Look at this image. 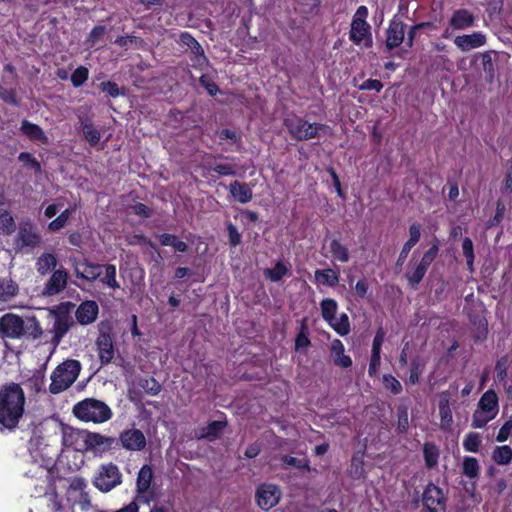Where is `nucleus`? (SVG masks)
<instances>
[{
  "label": "nucleus",
  "mask_w": 512,
  "mask_h": 512,
  "mask_svg": "<svg viewBox=\"0 0 512 512\" xmlns=\"http://www.w3.org/2000/svg\"><path fill=\"white\" fill-rule=\"evenodd\" d=\"M21 131L29 139L38 141L40 143H47V137L43 130L36 124H33L27 120H24L21 125Z\"/></svg>",
  "instance_id": "obj_28"
},
{
  "label": "nucleus",
  "mask_w": 512,
  "mask_h": 512,
  "mask_svg": "<svg viewBox=\"0 0 512 512\" xmlns=\"http://www.w3.org/2000/svg\"><path fill=\"white\" fill-rule=\"evenodd\" d=\"M200 82L205 86L210 95H215L217 93V86L213 82H210L206 77L202 76L200 78Z\"/></svg>",
  "instance_id": "obj_62"
},
{
  "label": "nucleus",
  "mask_w": 512,
  "mask_h": 512,
  "mask_svg": "<svg viewBox=\"0 0 512 512\" xmlns=\"http://www.w3.org/2000/svg\"><path fill=\"white\" fill-rule=\"evenodd\" d=\"M423 503L431 512H434L444 503L443 492L433 484L428 485L423 494Z\"/></svg>",
  "instance_id": "obj_21"
},
{
  "label": "nucleus",
  "mask_w": 512,
  "mask_h": 512,
  "mask_svg": "<svg viewBox=\"0 0 512 512\" xmlns=\"http://www.w3.org/2000/svg\"><path fill=\"white\" fill-rule=\"evenodd\" d=\"M454 44L461 51H470L484 46L486 44V35L482 32L459 35L455 37Z\"/></svg>",
  "instance_id": "obj_14"
},
{
  "label": "nucleus",
  "mask_w": 512,
  "mask_h": 512,
  "mask_svg": "<svg viewBox=\"0 0 512 512\" xmlns=\"http://www.w3.org/2000/svg\"><path fill=\"white\" fill-rule=\"evenodd\" d=\"M367 17V7L360 6L353 16L349 37L354 44L369 48L372 46L373 41L371 27L366 21Z\"/></svg>",
  "instance_id": "obj_4"
},
{
  "label": "nucleus",
  "mask_w": 512,
  "mask_h": 512,
  "mask_svg": "<svg viewBox=\"0 0 512 512\" xmlns=\"http://www.w3.org/2000/svg\"><path fill=\"white\" fill-rule=\"evenodd\" d=\"M501 190L504 193L512 192V171L506 174Z\"/></svg>",
  "instance_id": "obj_64"
},
{
  "label": "nucleus",
  "mask_w": 512,
  "mask_h": 512,
  "mask_svg": "<svg viewBox=\"0 0 512 512\" xmlns=\"http://www.w3.org/2000/svg\"><path fill=\"white\" fill-rule=\"evenodd\" d=\"M25 404V393L18 384L12 383L0 389V432H11L18 427Z\"/></svg>",
  "instance_id": "obj_1"
},
{
  "label": "nucleus",
  "mask_w": 512,
  "mask_h": 512,
  "mask_svg": "<svg viewBox=\"0 0 512 512\" xmlns=\"http://www.w3.org/2000/svg\"><path fill=\"white\" fill-rule=\"evenodd\" d=\"M315 279L319 284L334 287L338 281V273L332 269L316 270Z\"/></svg>",
  "instance_id": "obj_32"
},
{
  "label": "nucleus",
  "mask_w": 512,
  "mask_h": 512,
  "mask_svg": "<svg viewBox=\"0 0 512 512\" xmlns=\"http://www.w3.org/2000/svg\"><path fill=\"white\" fill-rule=\"evenodd\" d=\"M0 331L5 337L20 338L24 334V321L18 315L7 313L0 318Z\"/></svg>",
  "instance_id": "obj_10"
},
{
  "label": "nucleus",
  "mask_w": 512,
  "mask_h": 512,
  "mask_svg": "<svg viewBox=\"0 0 512 512\" xmlns=\"http://www.w3.org/2000/svg\"><path fill=\"white\" fill-rule=\"evenodd\" d=\"M328 324L341 336H345L350 332L349 318L344 313L330 320Z\"/></svg>",
  "instance_id": "obj_35"
},
{
  "label": "nucleus",
  "mask_w": 512,
  "mask_h": 512,
  "mask_svg": "<svg viewBox=\"0 0 512 512\" xmlns=\"http://www.w3.org/2000/svg\"><path fill=\"white\" fill-rule=\"evenodd\" d=\"M287 127L292 138L303 141L318 137L321 132H330L328 126L324 124L309 123L300 117H291L285 120Z\"/></svg>",
  "instance_id": "obj_5"
},
{
  "label": "nucleus",
  "mask_w": 512,
  "mask_h": 512,
  "mask_svg": "<svg viewBox=\"0 0 512 512\" xmlns=\"http://www.w3.org/2000/svg\"><path fill=\"white\" fill-rule=\"evenodd\" d=\"M81 364L77 360H66L51 374L50 392L58 394L68 389L78 378Z\"/></svg>",
  "instance_id": "obj_3"
},
{
  "label": "nucleus",
  "mask_w": 512,
  "mask_h": 512,
  "mask_svg": "<svg viewBox=\"0 0 512 512\" xmlns=\"http://www.w3.org/2000/svg\"><path fill=\"white\" fill-rule=\"evenodd\" d=\"M439 450L430 443L424 445V458L428 467H434L438 462Z\"/></svg>",
  "instance_id": "obj_43"
},
{
  "label": "nucleus",
  "mask_w": 512,
  "mask_h": 512,
  "mask_svg": "<svg viewBox=\"0 0 512 512\" xmlns=\"http://www.w3.org/2000/svg\"><path fill=\"white\" fill-rule=\"evenodd\" d=\"M96 346L98 356L102 364L110 363L115 356V349L112 336L107 332H100Z\"/></svg>",
  "instance_id": "obj_12"
},
{
  "label": "nucleus",
  "mask_w": 512,
  "mask_h": 512,
  "mask_svg": "<svg viewBox=\"0 0 512 512\" xmlns=\"http://www.w3.org/2000/svg\"><path fill=\"white\" fill-rule=\"evenodd\" d=\"M478 406L479 410L491 415L494 418L498 411V399L496 393L492 390L486 391L482 395Z\"/></svg>",
  "instance_id": "obj_25"
},
{
  "label": "nucleus",
  "mask_w": 512,
  "mask_h": 512,
  "mask_svg": "<svg viewBox=\"0 0 512 512\" xmlns=\"http://www.w3.org/2000/svg\"><path fill=\"white\" fill-rule=\"evenodd\" d=\"M120 441L124 448L133 451H139L146 445V438L144 434L137 429L124 431L120 436Z\"/></svg>",
  "instance_id": "obj_17"
},
{
  "label": "nucleus",
  "mask_w": 512,
  "mask_h": 512,
  "mask_svg": "<svg viewBox=\"0 0 512 512\" xmlns=\"http://www.w3.org/2000/svg\"><path fill=\"white\" fill-rule=\"evenodd\" d=\"M463 255L466 258V263L469 271H473V263H474V250H473V242L470 238H464L462 243Z\"/></svg>",
  "instance_id": "obj_44"
},
{
  "label": "nucleus",
  "mask_w": 512,
  "mask_h": 512,
  "mask_svg": "<svg viewBox=\"0 0 512 512\" xmlns=\"http://www.w3.org/2000/svg\"><path fill=\"white\" fill-rule=\"evenodd\" d=\"M225 425L226 423L223 421H213L203 430L200 437L213 440L224 429Z\"/></svg>",
  "instance_id": "obj_40"
},
{
  "label": "nucleus",
  "mask_w": 512,
  "mask_h": 512,
  "mask_svg": "<svg viewBox=\"0 0 512 512\" xmlns=\"http://www.w3.org/2000/svg\"><path fill=\"white\" fill-rule=\"evenodd\" d=\"M331 354L334 363L342 368H348L352 364V360L348 355L344 354V345L339 339H335L331 343Z\"/></svg>",
  "instance_id": "obj_26"
},
{
  "label": "nucleus",
  "mask_w": 512,
  "mask_h": 512,
  "mask_svg": "<svg viewBox=\"0 0 512 512\" xmlns=\"http://www.w3.org/2000/svg\"><path fill=\"white\" fill-rule=\"evenodd\" d=\"M103 270L105 275L101 278L102 283L113 289L119 288L120 285L116 280V267L114 265H105Z\"/></svg>",
  "instance_id": "obj_39"
},
{
  "label": "nucleus",
  "mask_w": 512,
  "mask_h": 512,
  "mask_svg": "<svg viewBox=\"0 0 512 512\" xmlns=\"http://www.w3.org/2000/svg\"><path fill=\"white\" fill-rule=\"evenodd\" d=\"M421 236V227L419 224H412L409 227V239L405 242L411 246H415Z\"/></svg>",
  "instance_id": "obj_53"
},
{
  "label": "nucleus",
  "mask_w": 512,
  "mask_h": 512,
  "mask_svg": "<svg viewBox=\"0 0 512 512\" xmlns=\"http://www.w3.org/2000/svg\"><path fill=\"white\" fill-rule=\"evenodd\" d=\"M283 462L288 466L309 469L308 460L306 458L298 459V458L291 457V456H284Z\"/></svg>",
  "instance_id": "obj_52"
},
{
  "label": "nucleus",
  "mask_w": 512,
  "mask_h": 512,
  "mask_svg": "<svg viewBox=\"0 0 512 512\" xmlns=\"http://www.w3.org/2000/svg\"><path fill=\"white\" fill-rule=\"evenodd\" d=\"M153 479V471L152 468L148 465H144L137 477V492L138 496L137 499L140 500L141 498H144V494L147 493L150 489L151 482Z\"/></svg>",
  "instance_id": "obj_23"
},
{
  "label": "nucleus",
  "mask_w": 512,
  "mask_h": 512,
  "mask_svg": "<svg viewBox=\"0 0 512 512\" xmlns=\"http://www.w3.org/2000/svg\"><path fill=\"white\" fill-rule=\"evenodd\" d=\"M427 269L419 263L407 273V279L412 286L417 285L425 276Z\"/></svg>",
  "instance_id": "obj_45"
},
{
  "label": "nucleus",
  "mask_w": 512,
  "mask_h": 512,
  "mask_svg": "<svg viewBox=\"0 0 512 512\" xmlns=\"http://www.w3.org/2000/svg\"><path fill=\"white\" fill-rule=\"evenodd\" d=\"M384 342V332L382 330H379L373 340L372 345V353L373 354H380L381 352V346Z\"/></svg>",
  "instance_id": "obj_58"
},
{
  "label": "nucleus",
  "mask_w": 512,
  "mask_h": 512,
  "mask_svg": "<svg viewBox=\"0 0 512 512\" xmlns=\"http://www.w3.org/2000/svg\"><path fill=\"white\" fill-rule=\"evenodd\" d=\"M144 388L152 395L160 391V385L154 379L146 380V386Z\"/></svg>",
  "instance_id": "obj_63"
},
{
  "label": "nucleus",
  "mask_w": 512,
  "mask_h": 512,
  "mask_svg": "<svg viewBox=\"0 0 512 512\" xmlns=\"http://www.w3.org/2000/svg\"><path fill=\"white\" fill-rule=\"evenodd\" d=\"M73 211V208H68L62 211V213L56 219L49 223L48 230L51 232H57L62 229L67 224Z\"/></svg>",
  "instance_id": "obj_37"
},
{
  "label": "nucleus",
  "mask_w": 512,
  "mask_h": 512,
  "mask_svg": "<svg viewBox=\"0 0 512 512\" xmlns=\"http://www.w3.org/2000/svg\"><path fill=\"white\" fill-rule=\"evenodd\" d=\"M450 394L442 392L439 400L440 426L443 430H450L453 424L452 412L449 406Z\"/></svg>",
  "instance_id": "obj_22"
},
{
  "label": "nucleus",
  "mask_w": 512,
  "mask_h": 512,
  "mask_svg": "<svg viewBox=\"0 0 512 512\" xmlns=\"http://www.w3.org/2000/svg\"><path fill=\"white\" fill-rule=\"evenodd\" d=\"M382 87L383 85L379 80L372 79L366 80L361 86L362 89L375 90L377 92H379L382 89Z\"/></svg>",
  "instance_id": "obj_61"
},
{
  "label": "nucleus",
  "mask_w": 512,
  "mask_h": 512,
  "mask_svg": "<svg viewBox=\"0 0 512 512\" xmlns=\"http://www.w3.org/2000/svg\"><path fill=\"white\" fill-rule=\"evenodd\" d=\"M230 195L235 201L247 203L252 199V189L246 183L234 181L229 186Z\"/></svg>",
  "instance_id": "obj_24"
},
{
  "label": "nucleus",
  "mask_w": 512,
  "mask_h": 512,
  "mask_svg": "<svg viewBox=\"0 0 512 512\" xmlns=\"http://www.w3.org/2000/svg\"><path fill=\"white\" fill-rule=\"evenodd\" d=\"M330 252L334 259L340 262H347L349 260L348 249L337 240L330 243Z\"/></svg>",
  "instance_id": "obj_38"
},
{
  "label": "nucleus",
  "mask_w": 512,
  "mask_h": 512,
  "mask_svg": "<svg viewBox=\"0 0 512 512\" xmlns=\"http://www.w3.org/2000/svg\"><path fill=\"white\" fill-rule=\"evenodd\" d=\"M511 432H512V420H508L500 428V430L497 434L496 440L498 442H505L509 438Z\"/></svg>",
  "instance_id": "obj_54"
},
{
  "label": "nucleus",
  "mask_w": 512,
  "mask_h": 512,
  "mask_svg": "<svg viewBox=\"0 0 512 512\" xmlns=\"http://www.w3.org/2000/svg\"><path fill=\"white\" fill-rule=\"evenodd\" d=\"M383 383L386 390H389L393 394H399L402 391L401 383L392 375H384Z\"/></svg>",
  "instance_id": "obj_48"
},
{
  "label": "nucleus",
  "mask_w": 512,
  "mask_h": 512,
  "mask_svg": "<svg viewBox=\"0 0 512 512\" xmlns=\"http://www.w3.org/2000/svg\"><path fill=\"white\" fill-rule=\"evenodd\" d=\"M481 444V437L477 433H469L465 436L463 447L466 451L477 452Z\"/></svg>",
  "instance_id": "obj_46"
},
{
  "label": "nucleus",
  "mask_w": 512,
  "mask_h": 512,
  "mask_svg": "<svg viewBox=\"0 0 512 512\" xmlns=\"http://www.w3.org/2000/svg\"><path fill=\"white\" fill-rule=\"evenodd\" d=\"M88 69L81 66L78 67L71 76V81L75 87L81 86L88 78Z\"/></svg>",
  "instance_id": "obj_49"
},
{
  "label": "nucleus",
  "mask_w": 512,
  "mask_h": 512,
  "mask_svg": "<svg viewBox=\"0 0 512 512\" xmlns=\"http://www.w3.org/2000/svg\"><path fill=\"white\" fill-rule=\"evenodd\" d=\"M463 473L469 478H476L479 474V464L474 457H465L463 460Z\"/></svg>",
  "instance_id": "obj_42"
},
{
  "label": "nucleus",
  "mask_w": 512,
  "mask_h": 512,
  "mask_svg": "<svg viewBox=\"0 0 512 512\" xmlns=\"http://www.w3.org/2000/svg\"><path fill=\"white\" fill-rule=\"evenodd\" d=\"M474 24V16L467 10H456L449 19V27L445 30L444 37L450 36V29L464 30L472 27Z\"/></svg>",
  "instance_id": "obj_13"
},
{
  "label": "nucleus",
  "mask_w": 512,
  "mask_h": 512,
  "mask_svg": "<svg viewBox=\"0 0 512 512\" xmlns=\"http://www.w3.org/2000/svg\"><path fill=\"white\" fill-rule=\"evenodd\" d=\"M229 242L233 246H237L241 242V235L238 232L237 228L233 224H229L227 226Z\"/></svg>",
  "instance_id": "obj_55"
},
{
  "label": "nucleus",
  "mask_w": 512,
  "mask_h": 512,
  "mask_svg": "<svg viewBox=\"0 0 512 512\" xmlns=\"http://www.w3.org/2000/svg\"><path fill=\"white\" fill-rule=\"evenodd\" d=\"M18 159L21 163H23L25 166L30 167L35 172L40 171L39 162L30 153H26V152L20 153V155L18 156Z\"/></svg>",
  "instance_id": "obj_51"
},
{
  "label": "nucleus",
  "mask_w": 512,
  "mask_h": 512,
  "mask_svg": "<svg viewBox=\"0 0 512 512\" xmlns=\"http://www.w3.org/2000/svg\"><path fill=\"white\" fill-rule=\"evenodd\" d=\"M74 272L77 278L94 281L103 273V266L86 260L74 262Z\"/></svg>",
  "instance_id": "obj_15"
},
{
  "label": "nucleus",
  "mask_w": 512,
  "mask_h": 512,
  "mask_svg": "<svg viewBox=\"0 0 512 512\" xmlns=\"http://www.w3.org/2000/svg\"><path fill=\"white\" fill-rule=\"evenodd\" d=\"M492 419L493 417L491 415L486 414L485 412L478 409L473 415L472 425L475 428H482Z\"/></svg>",
  "instance_id": "obj_50"
},
{
  "label": "nucleus",
  "mask_w": 512,
  "mask_h": 512,
  "mask_svg": "<svg viewBox=\"0 0 512 512\" xmlns=\"http://www.w3.org/2000/svg\"><path fill=\"white\" fill-rule=\"evenodd\" d=\"M87 434V430L65 426L62 429V444L75 452H86Z\"/></svg>",
  "instance_id": "obj_8"
},
{
  "label": "nucleus",
  "mask_w": 512,
  "mask_h": 512,
  "mask_svg": "<svg viewBox=\"0 0 512 512\" xmlns=\"http://www.w3.org/2000/svg\"><path fill=\"white\" fill-rule=\"evenodd\" d=\"M349 284H350V286L353 287L357 297H359V298L366 297L368 290H369V282L366 278L363 277V278L359 279L354 286H353V279L350 278Z\"/></svg>",
  "instance_id": "obj_47"
},
{
  "label": "nucleus",
  "mask_w": 512,
  "mask_h": 512,
  "mask_svg": "<svg viewBox=\"0 0 512 512\" xmlns=\"http://www.w3.org/2000/svg\"><path fill=\"white\" fill-rule=\"evenodd\" d=\"M404 24L399 20H392L386 31V48L392 50L404 41Z\"/></svg>",
  "instance_id": "obj_19"
},
{
  "label": "nucleus",
  "mask_w": 512,
  "mask_h": 512,
  "mask_svg": "<svg viewBox=\"0 0 512 512\" xmlns=\"http://www.w3.org/2000/svg\"><path fill=\"white\" fill-rule=\"evenodd\" d=\"M321 314L326 322H329L336 317L338 304L334 299L326 298L320 303Z\"/></svg>",
  "instance_id": "obj_36"
},
{
  "label": "nucleus",
  "mask_w": 512,
  "mask_h": 512,
  "mask_svg": "<svg viewBox=\"0 0 512 512\" xmlns=\"http://www.w3.org/2000/svg\"><path fill=\"white\" fill-rule=\"evenodd\" d=\"M15 230V222L11 214L4 207H0V234L9 235Z\"/></svg>",
  "instance_id": "obj_33"
},
{
  "label": "nucleus",
  "mask_w": 512,
  "mask_h": 512,
  "mask_svg": "<svg viewBox=\"0 0 512 512\" xmlns=\"http://www.w3.org/2000/svg\"><path fill=\"white\" fill-rule=\"evenodd\" d=\"M41 236L31 222H22L19 226L15 245L20 250L30 252L41 244Z\"/></svg>",
  "instance_id": "obj_7"
},
{
  "label": "nucleus",
  "mask_w": 512,
  "mask_h": 512,
  "mask_svg": "<svg viewBox=\"0 0 512 512\" xmlns=\"http://www.w3.org/2000/svg\"><path fill=\"white\" fill-rule=\"evenodd\" d=\"M73 414L81 421L93 422L95 424L107 422L112 417V411L109 406L93 398L78 402L73 407Z\"/></svg>",
  "instance_id": "obj_2"
},
{
  "label": "nucleus",
  "mask_w": 512,
  "mask_h": 512,
  "mask_svg": "<svg viewBox=\"0 0 512 512\" xmlns=\"http://www.w3.org/2000/svg\"><path fill=\"white\" fill-rule=\"evenodd\" d=\"M99 313V306L95 301L82 302L75 312L77 321L81 325H88L96 321Z\"/></svg>",
  "instance_id": "obj_16"
},
{
  "label": "nucleus",
  "mask_w": 512,
  "mask_h": 512,
  "mask_svg": "<svg viewBox=\"0 0 512 512\" xmlns=\"http://www.w3.org/2000/svg\"><path fill=\"white\" fill-rule=\"evenodd\" d=\"M82 133L91 145H96L100 141V132L90 122L82 124Z\"/></svg>",
  "instance_id": "obj_41"
},
{
  "label": "nucleus",
  "mask_w": 512,
  "mask_h": 512,
  "mask_svg": "<svg viewBox=\"0 0 512 512\" xmlns=\"http://www.w3.org/2000/svg\"><path fill=\"white\" fill-rule=\"evenodd\" d=\"M57 265V258L52 253H43L36 261V269L41 275L48 274Z\"/></svg>",
  "instance_id": "obj_29"
},
{
  "label": "nucleus",
  "mask_w": 512,
  "mask_h": 512,
  "mask_svg": "<svg viewBox=\"0 0 512 512\" xmlns=\"http://www.w3.org/2000/svg\"><path fill=\"white\" fill-rule=\"evenodd\" d=\"M100 88L102 91L106 92L107 94H109L112 97H116L119 95L118 86L114 82H111V81L102 82L100 84Z\"/></svg>",
  "instance_id": "obj_56"
},
{
  "label": "nucleus",
  "mask_w": 512,
  "mask_h": 512,
  "mask_svg": "<svg viewBox=\"0 0 512 512\" xmlns=\"http://www.w3.org/2000/svg\"><path fill=\"white\" fill-rule=\"evenodd\" d=\"M67 279L68 274L64 269L55 270L44 287V294L52 296L60 293L66 288Z\"/></svg>",
  "instance_id": "obj_18"
},
{
  "label": "nucleus",
  "mask_w": 512,
  "mask_h": 512,
  "mask_svg": "<svg viewBox=\"0 0 512 512\" xmlns=\"http://www.w3.org/2000/svg\"><path fill=\"white\" fill-rule=\"evenodd\" d=\"M380 362H381L380 354L372 353L370 365H369V369H368V373L370 376H376L378 374Z\"/></svg>",
  "instance_id": "obj_57"
},
{
  "label": "nucleus",
  "mask_w": 512,
  "mask_h": 512,
  "mask_svg": "<svg viewBox=\"0 0 512 512\" xmlns=\"http://www.w3.org/2000/svg\"><path fill=\"white\" fill-rule=\"evenodd\" d=\"M29 453L35 463L42 465L50 464V457L47 452V445H44L40 438H32L29 441Z\"/></svg>",
  "instance_id": "obj_20"
},
{
  "label": "nucleus",
  "mask_w": 512,
  "mask_h": 512,
  "mask_svg": "<svg viewBox=\"0 0 512 512\" xmlns=\"http://www.w3.org/2000/svg\"><path fill=\"white\" fill-rule=\"evenodd\" d=\"M213 170L220 174V175H234L235 174V169L232 165L230 164H217L214 166Z\"/></svg>",
  "instance_id": "obj_59"
},
{
  "label": "nucleus",
  "mask_w": 512,
  "mask_h": 512,
  "mask_svg": "<svg viewBox=\"0 0 512 512\" xmlns=\"http://www.w3.org/2000/svg\"><path fill=\"white\" fill-rule=\"evenodd\" d=\"M93 485L101 492L107 493L122 483V473L113 463L101 464L93 476Z\"/></svg>",
  "instance_id": "obj_6"
},
{
  "label": "nucleus",
  "mask_w": 512,
  "mask_h": 512,
  "mask_svg": "<svg viewBox=\"0 0 512 512\" xmlns=\"http://www.w3.org/2000/svg\"><path fill=\"white\" fill-rule=\"evenodd\" d=\"M157 237H158L161 245L170 246L175 251L185 252L188 249V245L173 234L163 233V234L157 235Z\"/></svg>",
  "instance_id": "obj_31"
},
{
  "label": "nucleus",
  "mask_w": 512,
  "mask_h": 512,
  "mask_svg": "<svg viewBox=\"0 0 512 512\" xmlns=\"http://www.w3.org/2000/svg\"><path fill=\"white\" fill-rule=\"evenodd\" d=\"M19 293L18 284L10 278H0V302H8Z\"/></svg>",
  "instance_id": "obj_27"
},
{
  "label": "nucleus",
  "mask_w": 512,
  "mask_h": 512,
  "mask_svg": "<svg viewBox=\"0 0 512 512\" xmlns=\"http://www.w3.org/2000/svg\"><path fill=\"white\" fill-rule=\"evenodd\" d=\"M289 272V266L282 261H277L273 268L264 270V276L272 282L280 281Z\"/></svg>",
  "instance_id": "obj_30"
},
{
  "label": "nucleus",
  "mask_w": 512,
  "mask_h": 512,
  "mask_svg": "<svg viewBox=\"0 0 512 512\" xmlns=\"http://www.w3.org/2000/svg\"><path fill=\"white\" fill-rule=\"evenodd\" d=\"M105 29L102 26L95 27L89 34L88 41L91 43L90 46H93L99 38L104 35Z\"/></svg>",
  "instance_id": "obj_60"
},
{
  "label": "nucleus",
  "mask_w": 512,
  "mask_h": 512,
  "mask_svg": "<svg viewBox=\"0 0 512 512\" xmlns=\"http://www.w3.org/2000/svg\"><path fill=\"white\" fill-rule=\"evenodd\" d=\"M281 490L274 484L265 483L256 490V501L260 508L269 510L276 506L281 498Z\"/></svg>",
  "instance_id": "obj_9"
},
{
  "label": "nucleus",
  "mask_w": 512,
  "mask_h": 512,
  "mask_svg": "<svg viewBox=\"0 0 512 512\" xmlns=\"http://www.w3.org/2000/svg\"><path fill=\"white\" fill-rule=\"evenodd\" d=\"M493 460L499 465H507L512 461V449L508 445L497 446L492 453Z\"/></svg>",
  "instance_id": "obj_34"
},
{
  "label": "nucleus",
  "mask_w": 512,
  "mask_h": 512,
  "mask_svg": "<svg viewBox=\"0 0 512 512\" xmlns=\"http://www.w3.org/2000/svg\"><path fill=\"white\" fill-rule=\"evenodd\" d=\"M113 443L114 439L111 437L88 431L86 452L91 451L96 455H101L109 451Z\"/></svg>",
  "instance_id": "obj_11"
}]
</instances>
